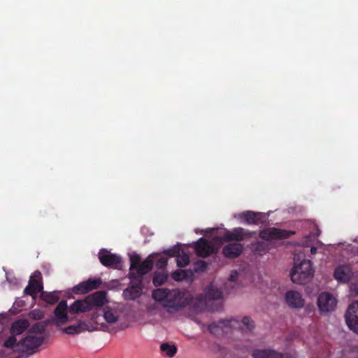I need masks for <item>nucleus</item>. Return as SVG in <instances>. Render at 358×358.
Instances as JSON below:
<instances>
[{
    "label": "nucleus",
    "instance_id": "nucleus-30",
    "mask_svg": "<svg viewBox=\"0 0 358 358\" xmlns=\"http://www.w3.org/2000/svg\"><path fill=\"white\" fill-rule=\"evenodd\" d=\"M3 346L7 348H12L13 350L20 351V348L18 347L17 339L15 335L9 336L3 343Z\"/></svg>",
    "mask_w": 358,
    "mask_h": 358
},
{
    "label": "nucleus",
    "instance_id": "nucleus-29",
    "mask_svg": "<svg viewBox=\"0 0 358 358\" xmlns=\"http://www.w3.org/2000/svg\"><path fill=\"white\" fill-rule=\"evenodd\" d=\"M103 317L107 322L114 323L117 321L119 316L116 312L109 308H107L104 311Z\"/></svg>",
    "mask_w": 358,
    "mask_h": 358
},
{
    "label": "nucleus",
    "instance_id": "nucleus-11",
    "mask_svg": "<svg viewBox=\"0 0 358 358\" xmlns=\"http://www.w3.org/2000/svg\"><path fill=\"white\" fill-rule=\"evenodd\" d=\"M194 250L197 256L206 258L217 252L213 245L204 238H200L194 243Z\"/></svg>",
    "mask_w": 358,
    "mask_h": 358
},
{
    "label": "nucleus",
    "instance_id": "nucleus-39",
    "mask_svg": "<svg viewBox=\"0 0 358 358\" xmlns=\"http://www.w3.org/2000/svg\"><path fill=\"white\" fill-rule=\"evenodd\" d=\"M164 253L171 257H177L180 253V249L179 248H170L167 250H165Z\"/></svg>",
    "mask_w": 358,
    "mask_h": 358
},
{
    "label": "nucleus",
    "instance_id": "nucleus-2",
    "mask_svg": "<svg viewBox=\"0 0 358 358\" xmlns=\"http://www.w3.org/2000/svg\"><path fill=\"white\" fill-rule=\"evenodd\" d=\"M106 301V292L97 291L84 299L76 300L70 306V314H79L90 311L94 307H101Z\"/></svg>",
    "mask_w": 358,
    "mask_h": 358
},
{
    "label": "nucleus",
    "instance_id": "nucleus-3",
    "mask_svg": "<svg viewBox=\"0 0 358 358\" xmlns=\"http://www.w3.org/2000/svg\"><path fill=\"white\" fill-rule=\"evenodd\" d=\"M294 258V266L290 272V278L294 283L303 285L308 282L314 275V269L310 260Z\"/></svg>",
    "mask_w": 358,
    "mask_h": 358
},
{
    "label": "nucleus",
    "instance_id": "nucleus-13",
    "mask_svg": "<svg viewBox=\"0 0 358 358\" xmlns=\"http://www.w3.org/2000/svg\"><path fill=\"white\" fill-rule=\"evenodd\" d=\"M68 313H70L67 301L66 300H62L54 310L55 323L57 324L66 323L69 320Z\"/></svg>",
    "mask_w": 358,
    "mask_h": 358
},
{
    "label": "nucleus",
    "instance_id": "nucleus-24",
    "mask_svg": "<svg viewBox=\"0 0 358 358\" xmlns=\"http://www.w3.org/2000/svg\"><path fill=\"white\" fill-rule=\"evenodd\" d=\"M129 278L130 279L129 286L139 289H143L142 275L135 273L134 271H130L129 273Z\"/></svg>",
    "mask_w": 358,
    "mask_h": 358
},
{
    "label": "nucleus",
    "instance_id": "nucleus-23",
    "mask_svg": "<svg viewBox=\"0 0 358 358\" xmlns=\"http://www.w3.org/2000/svg\"><path fill=\"white\" fill-rule=\"evenodd\" d=\"M153 264V260L150 257H148L143 262H141L135 273L143 276L152 269Z\"/></svg>",
    "mask_w": 358,
    "mask_h": 358
},
{
    "label": "nucleus",
    "instance_id": "nucleus-28",
    "mask_svg": "<svg viewBox=\"0 0 358 358\" xmlns=\"http://www.w3.org/2000/svg\"><path fill=\"white\" fill-rule=\"evenodd\" d=\"M168 278V274L164 272L157 271L154 273L152 278L153 285L155 287H159L163 285Z\"/></svg>",
    "mask_w": 358,
    "mask_h": 358
},
{
    "label": "nucleus",
    "instance_id": "nucleus-17",
    "mask_svg": "<svg viewBox=\"0 0 358 358\" xmlns=\"http://www.w3.org/2000/svg\"><path fill=\"white\" fill-rule=\"evenodd\" d=\"M352 274V270L349 266L341 265L335 268L334 277L340 282L347 283L349 282Z\"/></svg>",
    "mask_w": 358,
    "mask_h": 358
},
{
    "label": "nucleus",
    "instance_id": "nucleus-43",
    "mask_svg": "<svg viewBox=\"0 0 358 358\" xmlns=\"http://www.w3.org/2000/svg\"><path fill=\"white\" fill-rule=\"evenodd\" d=\"M18 358H21V357H18Z\"/></svg>",
    "mask_w": 358,
    "mask_h": 358
},
{
    "label": "nucleus",
    "instance_id": "nucleus-38",
    "mask_svg": "<svg viewBox=\"0 0 358 358\" xmlns=\"http://www.w3.org/2000/svg\"><path fill=\"white\" fill-rule=\"evenodd\" d=\"M168 263V259L165 257H160L156 262V266L159 268H164L166 267Z\"/></svg>",
    "mask_w": 358,
    "mask_h": 358
},
{
    "label": "nucleus",
    "instance_id": "nucleus-35",
    "mask_svg": "<svg viewBox=\"0 0 358 358\" xmlns=\"http://www.w3.org/2000/svg\"><path fill=\"white\" fill-rule=\"evenodd\" d=\"M207 268V263L203 260H197L194 264V270L196 272L204 271Z\"/></svg>",
    "mask_w": 358,
    "mask_h": 358
},
{
    "label": "nucleus",
    "instance_id": "nucleus-21",
    "mask_svg": "<svg viewBox=\"0 0 358 358\" xmlns=\"http://www.w3.org/2000/svg\"><path fill=\"white\" fill-rule=\"evenodd\" d=\"M142 292L143 289L129 286L123 290L122 296L125 300L134 301L140 297Z\"/></svg>",
    "mask_w": 358,
    "mask_h": 358
},
{
    "label": "nucleus",
    "instance_id": "nucleus-27",
    "mask_svg": "<svg viewBox=\"0 0 358 358\" xmlns=\"http://www.w3.org/2000/svg\"><path fill=\"white\" fill-rule=\"evenodd\" d=\"M206 297L210 300H218L222 298V292L213 285L208 286L206 289Z\"/></svg>",
    "mask_w": 358,
    "mask_h": 358
},
{
    "label": "nucleus",
    "instance_id": "nucleus-34",
    "mask_svg": "<svg viewBox=\"0 0 358 358\" xmlns=\"http://www.w3.org/2000/svg\"><path fill=\"white\" fill-rule=\"evenodd\" d=\"M45 325L43 324L42 323H36L34 325L31 326L29 331V334H43L44 331H45Z\"/></svg>",
    "mask_w": 358,
    "mask_h": 358
},
{
    "label": "nucleus",
    "instance_id": "nucleus-40",
    "mask_svg": "<svg viewBox=\"0 0 358 358\" xmlns=\"http://www.w3.org/2000/svg\"><path fill=\"white\" fill-rule=\"evenodd\" d=\"M238 278V272L236 271H233L230 274L229 280L231 282H235Z\"/></svg>",
    "mask_w": 358,
    "mask_h": 358
},
{
    "label": "nucleus",
    "instance_id": "nucleus-6",
    "mask_svg": "<svg viewBox=\"0 0 358 358\" xmlns=\"http://www.w3.org/2000/svg\"><path fill=\"white\" fill-rule=\"evenodd\" d=\"M256 234V231H251L243 227H235L232 230H227L222 236L224 242L239 243L250 239Z\"/></svg>",
    "mask_w": 358,
    "mask_h": 358
},
{
    "label": "nucleus",
    "instance_id": "nucleus-5",
    "mask_svg": "<svg viewBox=\"0 0 358 358\" xmlns=\"http://www.w3.org/2000/svg\"><path fill=\"white\" fill-rule=\"evenodd\" d=\"M44 339L42 335L38 336L28 333L25 337L17 342V345L20 348V351L33 354L42 345Z\"/></svg>",
    "mask_w": 358,
    "mask_h": 358
},
{
    "label": "nucleus",
    "instance_id": "nucleus-9",
    "mask_svg": "<svg viewBox=\"0 0 358 358\" xmlns=\"http://www.w3.org/2000/svg\"><path fill=\"white\" fill-rule=\"evenodd\" d=\"M98 256L101 264L106 267L117 268L121 266V257L116 254L111 253L106 249L101 250Z\"/></svg>",
    "mask_w": 358,
    "mask_h": 358
},
{
    "label": "nucleus",
    "instance_id": "nucleus-41",
    "mask_svg": "<svg viewBox=\"0 0 358 358\" xmlns=\"http://www.w3.org/2000/svg\"><path fill=\"white\" fill-rule=\"evenodd\" d=\"M316 252H317V248H316L315 247H312V248H310V252H311V254L314 255V254H315V253H316Z\"/></svg>",
    "mask_w": 358,
    "mask_h": 358
},
{
    "label": "nucleus",
    "instance_id": "nucleus-42",
    "mask_svg": "<svg viewBox=\"0 0 358 358\" xmlns=\"http://www.w3.org/2000/svg\"><path fill=\"white\" fill-rule=\"evenodd\" d=\"M38 314H40V315H38V318H41V315H42V313L41 312L38 313Z\"/></svg>",
    "mask_w": 358,
    "mask_h": 358
},
{
    "label": "nucleus",
    "instance_id": "nucleus-31",
    "mask_svg": "<svg viewBox=\"0 0 358 358\" xmlns=\"http://www.w3.org/2000/svg\"><path fill=\"white\" fill-rule=\"evenodd\" d=\"M130 267L129 271H134V270H136L137 268L140 266L141 263V257L138 254H134L130 255Z\"/></svg>",
    "mask_w": 358,
    "mask_h": 358
},
{
    "label": "nucleus",
    "instance_id": "nucleus-25",
    "mask_svg": "<svg viewBox=\"0 0 358 358\" xmlns=\"http://www.w3.org/2000/svg\"><path fill=\"white\" fill-rule=\"evenodd\" d=\"M168 288H157L152 291V299L158 302L164 301L166 303V298L169 294Z\"/></svg>",
    "mask_w": 358,
    "mask_h": 358
},
{
    "label": "nucleus",
    "instance_id": "nucleus-33",
    "mask_svg": "<svg viewBox=\"0 0 358 358\" xmlns=\"http://www.w3.org/2000/svg\"><path fill=\"white\" fill-rule=\"evenodd\" d=\"M178 267H185L189 263V257L187 254L178 255L176 259Z\"/></svg>",
    "mask_w": 358,
    "mask_h": 358
},
{
    "label": "nucleus",
    "instance_id": "nucleus-16",
    "mask_svg": "<svg viewBox=\"0 0 358 358\" xmlns=\"http://www.w3.org/2000/svg\"><path fill=\"white\" fill-rule=\"evenodd\" d=\"M243 251V245L241 243H230L222 248V255L228 259L239 257Z\"/></svg>",
    "mask_w": 358,
    "mask_h": 358
},
{
    "label": "nucleus",
    "instance_id": "nucleus-19",
    "mask_svg": "<svg viewBox=\"0 0 358 358\" xmlns=\"http://www.w3.org/2000/svg\"><path fill=\"white\" fill-rule=\"evenodd\" d=\"M252 358H282L281 353L271 349H255L251 354Z\"/></svg>",
    "mask_w": 358,
    "mask_h": 358
},
{
    "label": "nucleus",
    "instance_id": "nucleus-22",
    "mask_svg": "<svg viewBox=\"0 0 358 358\" xmlns=\"http://www.w3.org/2000/svg\"><path fill=\"white\" fill-rule=\"evenodd\" d=\"M29 326L27 320H19L14 322L10 328V333L13 335H20L25 331Z\"/></svg>",
    "mask_w": 358,
    "mask_h": 358
},
{
    "label": "nucleus",
    "instance_id": "nucleus-4",
    "mask_svg": "<svg viewBox=\"0 0 358 358\" xmlns=\"http://www.w3.org/2000/svg\"><path fill=\"white\" fill-rule=\"evenodd\" d=\"M357 280L350 285L352 295L358 296V274ZM345 322L348 327L355 333L358 334V301L352 303L348 308L345 314Z\"/></svg>",
    "mask_w": 358,
    "mask_h": 358
},
{
    "label": "nucleus",
    "instance_id": "nucleus-26",
    "mask_svg": "<svg viewBox=\"0 0 358 358\" xmlns=\"http://www.w3.org/2000/svg\"><path fill=\"white\" fill-rule=\"evenodd\" d=\"M40 297L43 301L49 304H55L59 299V296L56 292H48L43 291L41 293Z\"/></svg>",
    "mask_w": 358,
    "mask_h": 358
},
{
    "label": "nucleus",
    "instance_id": "nucleus-10",
    "mask_svg": "<svg viewBox=\"0 0 358 358\" xmlns=\"http://www.w3.org/2000/svg\"><path fill=\"white\" fill-rule=\"evenodd\" d=\"M336 304V299L330 293L323 292L318 296L317 306L322 313H329L334 310Z\"/></svg>",
    "mask_w": 358,
    "mask_h": 358
},
{
    "label": "nucleus",
    "instance_id": "nucleus-7",
    "mask_svg": "<svg viewBox=\"0 0 358 358\" xmlns=\"http://www.w3.org/2000/svg\"><path fill=\"white\" fill-rule=\"evenodd\" d=\"M43 285L42 275L39 271H36L30 277L28 285L24 289V294L36 299L38 293L43 292Z\"/></svg>",
    "mask_w": 358,
    "mask_h": 358
},
{
    "label": "nucleus",
    "instance_id": "nucleus-36",
    "mask_svg": "<svg viewBox=\"0 0 358 358\" xmlns=\"http://www.w3.org/2000/svg\"><path fill=\"white\" fill-rule=\"evenodd\" d=\"M173 279L176 281H180L185 279L187 276V272L185 271H176L171 275Z\"/></svg>",
    "mask_w": 358,
    "mask_h": 358
},
{
    "label": "nucleus",
    "instance_id": "nucleus-14",
    "mask_svg": "<svg viewBox=\"0 0 358 358\" xmlns=\"http://www.w3.org/2000/svg\"><path fill=\"white\" fill-rule=\"evenodd\" d=\"M101 279H89L76 285L73 291L75 294H86L92 289H96L101 285Z\"/></svg>",
    "mask_w": 358,
    "mask_h": 358
},
{
    "label": "nucleus",
    "instance_id": "nucleus-37",
    "mask_svg": "<svg viewBox=\"0 0 358 358\" xmlns=\"http://www.w3.org/2000/svg\"><path fill=\"white\" fill-rule=\"evenodd\" d=\"M242 324L243 327H245L249 331H251L255 327L253 321L248 316L243 317Z\"/></svg>",
    "mask_w": 358,
    "mask_h": 358
},
{
    "label": "nucleus",
    "instance_id": "nucleus-1",
    "mask_svg": "<svg viewBox=\"0 0 358 358\" xmlns=\"http://www.w3.org/2000/svg\"><path fill=\"white\" fill-rule=\"evenodd\" d=\"M293 234H294V231L275 227L261 230L259 232V236L266 241L252 242L250 245V249L253 253L262 256L271 249V245L268 241L288 238Z\"/></svg>",
    "mask_w": 358,
    "mask_h": 358
},
{
    "label": "nucleus",
    "instance_id": "nucleus-8",
    "mask_svg": "<svg viewBox=\"0 0 358 358\" xmlns=\"http://www.w3.org/2000/svg\"><path fill=\"white\" fill-rule=\"evenodd\" d=\"M164 306L176 311L184 307L183 294L178 289H169L168 297Z\"/></svg>",
    "mask_w": 358,
    "mask_h": 358
},
{
    "label": "nucleus",
    "instance_id": "nucleus-12",
    "mask_svg": "<svg viewBox=\"0 0 358 358\" xmlns=\"http://www.w3.org/2000/svg\"><path fill=\"white\" fill-rule=\"evenodd\" d=\"M235 324H238V321L234 319L221 320L217 322H213L208 325V331L214 335H219L224 332H227L228 327H235Z\"/></svg>",
    "mask_w": 358,
    "mask_h": 358
},
{
    "label": "nucleus",
    "instance_id": "nucleus-15",
    "mask_svg": "<svg viewBox=\"0 0 358 358\" xmlns=\"http://www.w3.org/2000/svg\"><path fill=\"white\" fill-rule=\"evenodd\" d=\"M285 300L290 308H301L304 306V299L301 293L296 291H287L285 296Z\"/></svg>",
    "mask_w": 358,
    "mask_h": 358
},
{
    "label": "nucleus",
    "instance_id": "nucleus-18",
    "mask_svg": "<svg viewBox=\"0 0 358 358\" xmlns=\"http://www.w3.org/2000/svg\"><path fill=\"white\" fill-rule=\"evenodd\" d=\"M264 215L262 213L254 211H245L240 214V217L243 219L248 224H259L262 223Z\"/></svg>",
    "mask_w": 358,
    "mask_h": 358
},
{
    "label": "nucleus",
    "instance_id": "nucleus-32",
    "mask_svg": "<svg viewBox=\"0 0 358 358\" xmlns=\"http://www.w3.org/2000/svg\"><path fill=\"white\" fill-rule=\"evenodd\" d=\"M160 348L162 352H165L170 357H173L177 352V348L174 345H171L169 343L162 344Z\"/></svg>",
    "mask_w": 358,
    "mask_h": 358
},
{
    "label": "nucleus",
    "instance_id": "nucleus-20",
    "mask_svg": "<svg viewBox=\"0 0 358 358\" xmlns=\"http://www.w3.org/2000/svg\"><path fill=\"white\" fill-rule=\"evenodd\" d=\"M90 325L88 323L84 321H80L76 324L68 326L67 327L64 328L63 331L67 334H79L83 331H90Z\"/></svg>",
    "mask_w": 358,
    "mask_h": 358
}]
</instances>
